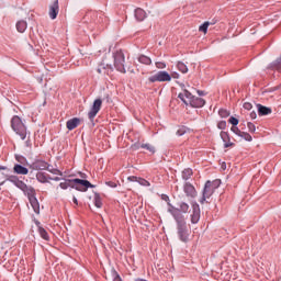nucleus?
<instances>
[{
	"label": "nucleus",
	"instance_id": "nucleus-1",
	"mask_svg": "<svg viewBox=\"0 0 281 281\" xmlns=\"http://www.w3.org/2000/svg\"><path fill=\"white\" fill-rule=\"evenodd\" d=\"M167 212L173 216L177 223V234L179 240H181V243H188V240H190V231L188 229V223H186L183 213H181V211L173 205H170V207L167 209Z\"/></svg>",
	"mask_w": 281,
	"mask_h": 281
},
{
	"label": "nucleus",
	"instance_id": "nucleus-2",
	"mask_svg": "<svg viewBox=\"0 0 281 281\" xmlns=\"http://www.w3.org/2000/svg\"><path fill=\"white\" fill-rule=\"evenodd\" d=\"M59 188L61 190H67V188H72L75 190H78L79 192H87L89 188H93V184L89 182V180H82V179H66L64 182L59 183Z\"/></svg>",
	"mask_w": 281,
	"mask_h": 281
},
{
	"label": "nucleus",
	"instance_id": "nucleus-3",
	"mask_svg": "<svg viewBox=\"0 0 281 281\" xmlns=\"http://www.w3.org/2000/svg\"><path fill=\"white\" fill-rule=\"evenodd\" d=\"M218 188H221V180L216 179L213 181L207 180L204 184V189L202 192V198L200 199V203L203 205V203H205V201H207V199H210L212 196V194H214V192H216V190H218Z\"/></svg>",
	"mask_w": 281,
	"mask_h": 281
},
{
	"label": "nucleus",
	"instance_id": "nucleus-4",
	"mask_svg": "<svg viewBox=\"0 0 281 281\" xmlns=\"http://www.w3.org/2000/svg\"><path fill=\"white\" fill-rule=\"evenodd\" d=\"M11 128L14 131L21 139H25L27 137V127L25 126V123H23V120L19 117V115H14L11 119Z\"/></svg>",
	"mask_w": 281,
	"mask_h": 281
},
{
	"label": "nucleus",
	"instance_id": "nucleus-5",
	"mask_svg": "<svg viewBox=\"0 0 281 281\" xmlns=\"http://www.w3.org/2000/svg\"><path fill=\"white\" fill-rule=\"evenodd\" d=\"M170 80H172V77L166 70H160V71L148 77V82H151V83L170 82Z\"/></svg>",
	"mask_w": 281,
	"mask_h": 281
},
{
	"label": "nucleus",
	"instance_id": "nucleus-6",
	"mask_svg": "<svg viewBox=\"0 0 281 281\" xmlns=\"http://www.w3.org/2000/svg\"><path fill=\"white\" fill-rule=\"evenodd\" d=\"M113 58L116 71H120L121 74H126V68L124 67V53H122V50H117L116 53H114Z\"/></svg>",
	"mask_w": 281,
	"mask_h": 281
},
{
	"label": "nucleus",
	"instance_id": "nucleus-7",
	"mask_svg": "<svg viewBox=\"0 0 281 281\" xmlns=\"http://www.w3.org/2000/svg\"><path fill=\"white\" fill-rule=\"evenodd\" d=\"M102 109V99H95L93 101V104L88 113L89 120H94L95 115L100 113V110Z\"/></svg>",
	"mask_w": 281,
	"mask_h": 281
},
{
	"label": "nucleus",
	"instance_id": "nucleus-8",
	"mask_svg": "<svg viewBox=\"0 0 281 281\" xmlns=\"http://www.w3.org/2000/svg\"><path fill=\"white\" fill-rule=\"evenodd\" d=\"M191 205H192L191 223L193 225H196V223L201 221V207L196 202H192Z\"/></svg>",
	"mask_w": 281,
	"mask_h": 281
},
{
	"label": "nucleus",
	"instance_id": "nucleus-9",
	"mask_svg": "<svg viewBox=\"0 0 281 281\" xmlns=\"http://www.w3.org/2000/svg\"><path fill=\"white\" fill-rule=\"evenodd\" d=\"M7 181H9V183H12L13 186H15V188H19V190H21L22 188H25V182H23V180L19 179V176L9 175V176H7Z\"/></svg>",
	"mask_w": 281,
	"mask_h": 281
},
{
	"label": "nucleus",
	"instance_id": "nucleus-10",
	"mask_svg": "<svg viewBox=\"0 0 281 281\" xmlns=\"http://www.w3.org/2000/svg\"><path fill=\"white\" fill-rule=\"evenodd\" d=\"M183 192L190 199H196V189L194 188V186H192V183L190 182L184 183Z\"/></svg>",
	"mask_w": 281,
	"mask_h": 281
},
{
	"label": "nucleus",
	"instance_id": "nucleus-11",
	"mask_svg": "<svg viewBox=\"0 0 281 281\" xmlns=\"http://www.w3.org/2000/svg\"><path fill=\"white\" fill-rule=\"evenodd\" d=\"M178 98L188 106V104H190V100H192L194 95L187 89H183V91L178 94Z\"/></svg>",
	"mask_w": 281,
	"mask_h": 281
},
{
	"label": "nucleus",
	"instance_id": "nucleus-12",
	"mask_svg": "<svg viewBox=\"0 0 281 281\" xmlns=\"http://www.w3.org/2000/svg\"><path fill=\"white\" fill-rule=\"evenodd\" d=\"M31 168L33 170H47L49 168V164L45 160H35L32 165Z\"/></svg>",
	"mask_w": 281,
	"mask_h": 281
},
{
	"label": "nucleus",
	"instance_id": "nucleus-13",
	"mask_svg": "<svg viewBox=\"0 0 281 281\" xmlns=\"http://www.w3.org/2000/svg\"><path fill=\"white\" fill-rule=\"evenodd\" d=\"M59 10L60 9L58 7V0H55L54 3L49 7V11H48L49 19L54 21L56 16H58Z\"/></svg>",
	"mask_w": 281,
	"mask_h": 281
},
{
	"label": "nucleus",
	"instance_id": "nucleus-14",
	"mask_svg": "<svg viewBox=\"0 0 281 281\" xmlns=\"http://www.w3.org/2000/svg\"><path fill=\"white\" fill-rule=\"evenodd\" d=\"M189 104L193 109H202V106H205V100H203L202 98L193 95V99L190 100Z\"/></svg>",
	"mask_w": 281,
	"mask_h": 281
},
{
	"label": "nucleus",
	"instance_id": "nucleus-15",
	"mask_svg": "<svg viewBox=\"0 0 281 281\" xmlns=\"http://www.w3.org/2000/svg\"><path fill=\"white\" fill-rule=\"evenodd\" d=\"M13 172L14 175H22V176H25V175H30V169H27L25 167V165H19V164H15L13 166Z\"/></svg>",
	"mask_w": 281,
	"mask_h": 281
},
{
	"label": "nucleus",
	"instance_id": "nucleus-16",
	"mask_svg": "<svg viewBox=\"0 0 281 281\" xmlns=\"http://www.w3.org/2000/svg\"><path fill=\"white\" fill-rule=\"evenodd\" d=\"M20 190L25 194V196H27L29 200L36 198V190H34L30 186H26L25 183H24V188Z\"/></svg>",
	"mask_w": 281,
	"mask_h": 281
},
{
	"label": "nucleus",
	"instance_id": "nucleus-17",
	"mask_svg": "<svg viewBox=\"0 0 281 281\" xmlns=\"http://www.w3.org/2000/svg\"><path fill=\"white\" fill-rule=\"evenodd\" d=\"M66 126L68 131H74V128H78V126H80V119L74 117L68 120Z\"/></svg>",
	"mask_w": 281,
	"mask_h": 281
},
{
	"label": "nucleus",
	"instance_id": "nucleus-18",
	"mask_svg": "<svg viewBox=\"0 0 281 281\" xmlns=\"http://www.w3.org/2000/svg\"><path fill=\"white\" fill-rule=\"evenodd\" d=\"M29 201L35 214H41V204L38 203V200L36 198H31Z\"/></svg>",
	"mask_w": 281,
	"mask_h": 281
},
{
	"label": "nucleus",
	"instance_id": "nucleus-19",
	"mask_svg": "<svg viewBox=\"0 0 281 281\" xmlns=\"http://www.w3.org/2000/svg\"><path fill=\"white\" fill-rule=\"evenodd\" d=\"M15 27L20 34H23L27 30V22L25 20H20L16 22Z\"/></svg>",
	"mask_w": 281,
	"mask_h": 281
},
{
	"label": "nucleus",
	"instance_id": "nucleus-20",
	"mask_svg": "<svg viewBox=\"0 0 281 281\" xmlns=\"http://www.w3.org/2000/svg\"><path fill=\"white\" fill-rule=\"evenodd\" d=\"M134 14L136 21H144V19H146V11L142 8L136 9Z\"/></svg>",
	"mask_w": 281,
	"mask_h": 281
},
{
	"label": "nucleus",
	"instance_id": "nucleus-21",
	"mask_svg": "<svg viewBox=\"0 0 281 281\" xmlns=\"http://www.w3.org/2000/svg\"><path fill=\"white\" fill-rule=\"evenodd\" d=\"M259 115H269L271 113V109L263 106L261 104H257Z\"/></svg>",
	"mask_w": 281,
	"mask_h": 281
},
{
	"label": "nucleus",
	"instance_id": "nucleus-22",
	"mask_svg": "<svg viewBox=\"0 0 281 281\" xmlns=\"http://www.w3.org/2000/svg\"><path fill=\"white\" fill-rule=\"evenodd\" d=\"M138 63H142V65H151L153 60L146 55H140L138 57Z\"/></svg>",
	"mask_w": 281,
	"mask_h": 281
},
{
	"label": "nucleus",
	"instance_id": "nucleus-23",
	"mask_svg": "<svg viewBox=\"0 0 281 281\" xmlns=\"http://www.w3.org/2000/svg\"><path fill=\"white\" fill-rule=\"evenodd\" d=\"M177 69L181 71V74H188V66L183 61H178Z\"/></svg>",
	"mask_w": 281,
	"mask_h": 281
},
{
	"label": "nucleus",
	"instance_id": "nucleus-24",
	"mask_svg": "<svg viewBox=\"0 0 281 281\" xmlns=\"http://www.w3.org/2000/svg\"><path fill=\"white\" fill-rule=\"evenodd\" d=\"M15 160L20 166H27V158L21 155H15Z\"/></svg>",
	"mask_w": 281,
	"mask_h": 281
},
{
	"label": "nucleus",
	"instance_id": "nucleus-25",
	"mask_svg": "<svg viewBox=\"0 0 281 281\" xmlns=\"http://www.w3.org/2000/svg\"><path fill=\"white\" fill-rule=\"evenodd\" d=\"M179 207L180 209H178V210H179L180 214H181V212L183 214H188V210H190V205L188 203H186V202H181Z\"/></svg>",
	"mask_w": 281,
	"mask_h": 281
},
{
	"label": "nucleus",
	"instance_id": "nucleus-26",
	"mask_svg": "<svg viewBox=\"0 0 281 281\" xmlns=\"http://www.w3.org/2000/svg\"><path fill=\"white\" fill-rule=\"evenodd\" d=\"M36 179L40 183H47V176L43 172H37Z\"/></svg>",
	"mask_w": 281,
	"mask_h": 281
},
{
	"label": "nucleus",
	"instance_id": "nucleus-27",
	"mask_svg": "<svg viewBox=\"0 0 281 281\" xmlns=\"http://www.w3.org/2000/svg\"><path fill=\"white\" fill-rule=\"evenodd\" d=\"M38 234H40L41 238H43L44 240H49V234H47V231H45V228L40 227Z\"/></svg>",
	"mask_w": 281,
	"mask_h": 281
},
{
	"label": "nucleus",
	"instance_id": "nucleus-28",
	"mask_svg": "<svg viewBox=\"0 0 281 281\" xmlns=\"http://www.w3.org/2000/svg\"><path fill=\"white\" fill-rule=\"evenodd\" d=\"M192 177V169H184L182 171V179L184 181H188V179H190Z\"/></svg>",
	"mask_w": 281,
	"mask_h": 281
},
{
	"label": "nucleus",
	"instance_id": "nucleus-29",
	"mask_svg": "<svg viewBox=\"0 0 281 281\" xmlns=\"http://www.w3.org/2000/svg\"><path fill=\"white\" fill-rule=\"evenodd\" d=\"M94 205L99 209L102 207V198L100 196V194L94 195Z\"/></svg>",
	"mask_w": 281,
	"mask_h": 281
},
{
	"label": "nucleus",
	"instance_id": "nucleus-30",
	"mask_svg": "<svg viewBox=\"0 0 281 281\" xmlns=\"http://www.w3.org/2000/svg\"><path fill=\"white\" fill-rule=\"evenodd\" d=\"M209 27H210V22H204L202 25H200L199 30L200 32H203V34H207Z\"/></svg>",
	"mask_w": 281,
	"mask_h": 281
},
{
	"label": "nucleus",
	"instance_id": "nucleus-31",
	"mask_svg": "<svg viewBox=\"0 0 281 281\" xmlns=\"http://www.w3.org/2000/svg\"><path fill=\"white\" fill-rule=\"evenodd\" d=\"M48 172H52V175H63L60 170L54 168L52 165H48V168H46Z\"/></svg>",
	"mask_w": 281,
	"mask_h": 281
},
{
	"label": "nucleus",
	"instance_id": "nucleus-32",
	"mask_svg": "<svg viewBox=\"0 0 281 281\" xmlns=\"http://www.w3.org/2000/svg\"><path fill=\"white\" fill-rule=\"evenodd\" d=\"M239 137H241L243 139H245L246 142H251L252 137L249 135V133L247 132H241V134L239 135Z\"/></svg>",
	"mask_w": 281,
	"mask_h": 281
},
{
	"label": "nucleus",
	"instance_id": "nucleus-33",
	"mask_svg": "<svg viewBox=\"0 0 281 281\" xmlns=\"http://www.w3.org/2000/svg\"><path fill=\"white\" fill-rule=\"evenodd\" d=\"M140 147L145 148V150H148L149 153H155V147L150 144H143Z\"/></svg>",
	"mask_w": 281,
	"mask_h": 281
},
{
	"label": "nucleus",
	"instance_id": "nucleus-34",
	"mask_svg": "<svg viewBox=\"0 0 281 281\" xmlns=\"http://www.w3.org/2000/svg\"><path fill=\"white\" fill-rule=\"evenodd\" d=\"M138 183H139V186H144L145 188L150 187V182H148V180H146L144 178H138Z\"/></svg>",
	"mask_w": 281,
	"mask_h": 281
},
{
	"label": "nucleus",
	"instance_id": "nucleus-35",
	"mask_svg": "<svg viewBox=\"0 0 281 281\" xmlns=\"http://www.w3.org/2000/svg\"><path fill=\"white\" fill-rule=\"evenodd\" d=\"M186 133H188V128H187V127H180V128L177 131L178 137H181V136L186 135Z\"/></svg>",
	"mask_w": 281,
	"mask_h": 281
},
{
	"label": "nucleus",
	"instance_id": "nucleus-36",
	"mask_svg": "<svg viewBox=\"0 0 281 281\" xmlns=\"http://www.w3.org/2000/svg\"><path fill=\"white\" fill-rule=\"evenodd\" d=\"M221 138L223 142H229V134L227 132H221Z\"/></svg>",
	"mask_w": 281,
	"mask_h": 281
},
{
	"label": "nucleus",
	"instance_id": "nucleus-37",
	"mask_svg": "<svg viewBox=\"0 0 281 281\" xmlns=\"http://www.w3.org/2000/svg\"><path fill=\"white\" fill-rule=\"evenodd\" d=\"M226 127H227V122L221 121L217 123V128H220V131H225Z\"/></svg>",
	"mask_w": 281,
	"mask_h": 281
},
{
	"label": "nucleus",
	"instance_id": "nucleus-38",
	"mask_svg": "<svg viewBox=\"0 0 281 281\" xmlns=\"http://www.w3.org/2000/svg\"><path fill=\"white\" fill-rule=\"evenodd\" d=\"M231 131L233 132V133H235V135H237L238 137H240V135H241V133H243V131H240V128H238V126H233L232 128H231Z\"/></svg>",
	"mask_w": 281,
	"mask_h": 281
},
{
	"label": "nucleus",
	"instance_id": "nucleus-39",
	"mask_svg": "<svg viewBox=\"0 0 281 281\" xmlns=\"http://www.w3.org/2000/svg\"><path fill=\"white\" fill-rule=\"evenodd\" d=\"M229 124H232L233 126H238V119L231 116L228 120Z\"/></svg>",
	"mask_w": 281,
	"mask_h": 281
},
{
	"label": "nucleus",
	"instance_id": "nucleus-40",
	"mask_svg": "<svg viewBox=\"0 0 281 281\" xmlns=\"http://www.w3.org/2000/svg\"><path fill=\"white\" fill-rule=\"evenodd\" d=\"M247 126L250 133H256V125L254 123L248 122Z\"/></svg>",
	"mask_w": 281,
	"mask_h": 281
},
{
	"label": "nucleus",
	"instance_id": "nucleus-41",
	"mask_svg": "<svg viewBox=\"0 0 281 281\" xmlns=\"http://www.w3.org/2000/svg\"><path fill=\"white\" fill-rule=\"evenodd\" d=\"M157 69H166V63L164 61H157L156 63Z\"/></svg>",
	"mask_w": 281,
	"mask_h": 281
},
{
	"label": "nucleus",
	"instance_id": "nucleus-42",
	"mask_svg": "<svg viewBox=\"0 0 281 281\" xmlns=\"http://www.w3.org/2000/svg\"><path fill=\"white\" fill-rule=\"evenodd\" d=\"M218 114L221 115V117H228L229 116V112H227V110H220Z\"/></svg>",
	"mask_w": 281,
	"mask_h": 281
},
{
	"label": "nucleus",
	"instance_id": "nucleus-43",
	"mask_svg": "<svg viewBox=\"0 0 281 281\" xmlns=\"http://www.w3.org/2000/svg\"><path fill=\"white\" fill-rule=\"evenodd\" d=\"M113 281H122V278L116 271H113Z\"/></svg>",
	"mask_w": 281,
	"mask_h": 281
},
{
	"label": "nucleus",
	"instance_id": "nucleus-44",
	"mask_svg": "<svg viewBox=\"0 0 281 281\" xmlns=\"http://www.w3.org/2000/svg\"><path fill=\"white\" fill-rule=\"evenodd\" d=\"M244 109H245L246 111H251V109H252L251 103H250V102H245V103H244Z\"/></svg>",
	"mask_w": 281,
	"mask_h": 281
},
{
	"label": "nucleus",
	"instance_id": "nucleus-45",
	"mask_svg": "<svg viewBox=\"0 0 281 281\" xmlns=\"http://www.w3.org/2000/svg\"><path fill=\"white\" fill-rule=\"evenodd\" d=\"M231 146H234V143H232L231 138L227 142H224V148H231Z\"/></svg>",
	"mask_w": 281,
	"mask_h": 281
},
{
	"label": "nucleus",
	"instance_id": "nucleus-46",
	"mask_svg": "<svg viewBox=\"0 0 281 281\" xmlns=\"http://www.w3.org/2000/svg\"><path fill=\"white\" fill-rule=\"evenodd\" d=\"M127 180H128V181H132V182L138 183L139 178H137V177H135V176H130V177L127 178Z\"/></svg>",
	"mask_w": 281,
	"mask_h": 281
},
{
	"label": "nucleus",
	"instance_id": "nucleus-47",
	"mask_svg": "<svg viewBox=\"0 0 281 281\" xmlns=\"http://www.w3.org/2000/svg\"><path fill=\"white\" fill-rule=\"evenodd\" d=\"M105 183H106V186H109V188H117V183H115L113 181H108Z\"/></svg>",
	"mask_w": 281,
	"mask_h": 281
},
{
	"label": "nucleus",
	"instance_id": "nucleus-48",
	"mask_svg": "<svg viewBox=\"0 0 281 281\" xmlns=\"http://www.w3.org/2000/svg\"><path fill=\"white\" fill-rule=\"evenodd\" d=\"M162 200L167 202V205H169V207L170 205H172L170 204V198L168 195H162Z\"/></svg>",
	"mask_w": 281,
	"mask_h": 281
},
{
	"label": "nucleus",
	"instance_id": "nucleus-49",
	"mask_svg": "<svg viewBox=\"0 0 281 281\" xmlns=\"http://www.w3.org/2000/svg\"><path fill=\"white\" fill-rule=\"evenodd\" d=\"M171 78H175V79L179 78V74H178V72H173V74L171 75Z\"/></svg>",
	"mask_w": 281,
	"mask_h": 281
},
{
	"label": "nucleus",
	"instance_id": "nucleus-50",
	"mask_svg": "<svg viewBox=\"0 0 281 281\" xmlns=\"http://www.w3.org/2000/svg\"><path fill=\"white\" fill-rule=\"evenodd\" d=\"M256 116H257V115H256V112H251V113H250L251 120H256Z\"/></svg>",
	"mask_w": 281,
	"mask_h": 281
},
{
	"label": "nucleus",
	"instance_id": "nucleus-51",
	"mask_svg": "<svg viewBox=\"0 0 281 281\" xmlns=\"http://www.w3.org/2000/svg\"><path fill=\"white\" fill-rule=\"evenodd\" d=\"M222 170H227V164L225 162L222 164Z\"/></svg>",
	"mask_w": 281,
	"mask_h": 281
},
{
	"label": "nucleus",
	"instance_id": "nucleus-52",
	"mask_svg": "<svg viewBox=\"0 0 281 281\" xmlns=\"http://www.w3.org/2000/svg\"><path fill=\"white\" fill-rule=\"evenodd\" d=\"M72 201H74L75 205H78V199L76 196L72 198Z\"/></svg>",
	"mask_w": 281,
	"mask_h": 281
},
{
	"label": "nucleus",
	"instance_id": "nucleus-53",
	"mask_svg": "<svg viewBox=\"0 0 281 281\" xmlns=\"http://www.w3.org/2000/svg\"><path fill=\"white\" fill-rule=\"evenodd\" d=\"M198 94L199 95H205V93H203V91H201V90H198Z\"/></svg>",
	"mask_w": 281,
	"mask_h": 281
},
{
	"label": "nucleus",
	"instance_id": "nucleus-54",
	"mask_svg": "<svg viewBox=\"0 0 281 281\" xmlns=\"http://www.w3.org/2000/svg\"><path fill=\"white\" fill-rule=\"evenodd\" d=\"M0 170H8V167H5V166H0Z\"/></svg>",
	"mask_w": 281,
	"mask_h": 281
},
{
	"label": "nucleus",
	"instance_id": "nucleus-55",
	"mask_svg": "<svg viewBox=\"0 0 281 281\" xmlns=\"http://www.w3.org/2000/svg\"><path fill=\"white\" fill-rule=\"evenodd\" d=\"M54 181H60V178L59 177H55Z\"/></svg>",
	"mask_w": 281,
	"mask_h": 281
},
{
	"label": "nucleus",
	"instance_id": "nucleus-56",
	"mask_svg": "<svg viewBox=\"0 0 281 281\" xmlns=\"http://www.w3.org/2000/svg\"><path fill=\"white\" fill-rule=\"evenodd\" d=\"M215 24H216V21L210 22V25H215Z\"/></svg>",
	"mask_w": 281,
	"mask_h": 281
},
{
	"label": "nucleus",
	"instance_id": "nucleus-57",
	"mask_svg": "<svg viewBox=\"0 0 281 281\" xmlns=\"http://www.w3.org/2000/svg\"><path fill=\"white\" fill-rule=\"evenodd\" d=\"M97 71H98V74H102V69H100V68H98Z\"/></svg>",
	"mask_w": 281,
	"mask_h": 281
}]
</instances>
